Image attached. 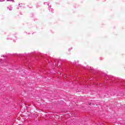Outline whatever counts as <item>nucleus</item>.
I'll list each match as a JSON object with an SVG mask.
<instances>
[{
	"mask_svg": "<svg viewBox=\"0 0 125 125\" xmlns=\"http://www.w3.org/2000/svg\"><path fill=\"white\" fill-rule=\"evenodd\" d=\"M108 79H109V81H114V78L111 79V77L108 78Z\"/></svg>",
	"mask_w": 125,
	"mask_h": 125,
	"instance_id": "nucleus-1",
	"label": "nucleus"
},
{
	"mask_svg": "<svg viewBox=\"0 0 125 125\" xmlns=\"http://www.w3.org/2000/svg\"><path fill=\"white\" fill-rule=\"evenodd\" d=\"M7 9H9V10H12V7H8Z\"/></svg>",
	"mask_w": 125,
	"mask_h": 125,
	"instance_id": "nucleus-2",
	"label": "nucleus"
},
{
	"mask_svg": "<svg viewBox=\"0 0 125 125\" xmlns=\"http://www.w3.org/2000/svg\"><path fill=\"white\" fill-rule=\"evenodd\" d=\"M49 10H50V11H51V12H52V11H53V9H52V8H51V7H50L49 8Z\"/></svg>",
	"mask_w": 125,
	"mask_h": 125,
	"instance_id": "nucleus-3",
	"label": "nucleus"
},
{
	"mask_svg": "<svg viewBox=\"0 0 125 125\" xmlns=\"http://www.w3.org/2000/svg\"><path fill=\"white\" fill-rule=\"evenodd\" d=\"M20 72L21 74L22 75H25V73H24V72L23 73V70H21Z\"/></svg>",
	"mask_w": 125,
	"mask_h": 125,
	"instance_id": "nucleus-4",
	"label": "nucleus"
},
{
	"mask_svg": "<svg viewBox=\"0 0 125 125\" xmlns=\"http://www.w3.org/2000/svg\"><path fill=\"white\" fill-rule=\"evenodd\" d=\"M3 1L5 0H3ZM7 1H12L13 0H6Z\"/></svg>",
	"mask_w": 125,
	"mask_h": 125,
	"instance_id": "nucleus-5",
	"label": "nucleus"
},
{
	"mask_svg": "<svg viewBox=\"0 0 125 125\" xmlns=\"http://www.w3.org/2000/svg\"><path fill=\"white\" fill-rule=\"evenodd\" d=\"M21 5H22V4H19L20 6H21Z\"/></svg>",
	"mask_w": 125,
	"mask_h": 125,
	"instance_id": "nucleus-6",
	"label": "nucleus"
},
{
	"mask_svg": "<svg viewBox=\"0 0 125 125\" xmlns=\"http://www.w3.org/2000/svg\"><path fill=\"white\" fill-rule=\"evenodd\" d=\"M89 105H91V103H89Z\"/></svg>",
	"mask_w": 125,
	"mask_h": 125,
	"instance_id": "nucleus-7",
	"label": "nucleus"
}]
</instances>
